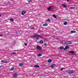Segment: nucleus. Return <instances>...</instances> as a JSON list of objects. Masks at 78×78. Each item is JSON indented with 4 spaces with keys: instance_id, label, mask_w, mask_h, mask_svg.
<instances>
[{
    "instance_id": "obj_1",
    "label": "nucleus",
    "mask_w": 78,
    "mask_h": 78,
    "mask_svg": "<svg viewBox=\"0 0 78 78\" xmlns=\"http://www.w3.org/2000/svg\"><path fill=\"white\" fill-rule=\"evenodd\" d=\"M61 44H65V45H69V44H72V43L71 41H62L60 42Z\"/></svg>"
},
{
    "instance_id": "obj_2",
    "label": "nucleus",
    "mask_w": 78,
    "mask_h": 78,
    "mask_svg": "<svg viewBox=\"0 0 78 78\" xmlns=\"http://www.w3.org/2000/svg\"><path fill=\"white\" fill-rule=\"evenodd\" d=\"M34 37H35L37 40H38L39 38H43V37L40 36L39 35H35L33 36Z\"/></svg>"
},
{
    "instance_id": "obj_3",
    "label": "nucleus",
    "mask_w": 78,
    "mask_h": 78,
    "mask_svg": "<svg viewBox=\"0 0 78 78\" xmlns=\"http://www.w3.org/2000/svg\"><path fill=\"white\" fill-rule=\"evenodd\" d=\"M75 72L74 70H67L66 71L67 73H69V74H72V73H73Z\"/></svg>"
},
{
    "instance_id": "obj_4",
    "label": "nucleus",
    "mask_w": 78,
    "mask_h": 78,
    "mask_svg": "<svg viewBox=\"0 0 78 78\" xmlns=\"http://www.w3.org/2000/svg\"><path fill=\"white\" fill-rule=\"evenodd\" d=\"M37 49L39 51H41L42 50V48H41V47L39 46H37Z\"/></svg>"
},
{
    "instance_id": "obj_5",
    "label": "nucleus",
    "mask_w": 78,
    "mask_h": 78,
    "mask_svg": "<svg viewBox=\"0 0 78 78\" xmlns=\"http://www.w3.org/2000/svg\"><path fill=\"white\" fill-rule=\"evenodd\" d=\"M69 47L68 46H66L65 47V48H64V50H67V49H69Z\"/></svg>"
},
{
    "instance_id": "obj_6",
    "label": "nucleus",
    "mask_w": 78,
    "mask_h": 78,
    "mask_svg": "<svg viewBox=\"0 0 78 78\" xmlns=\"http://www.w3.org/2000/svg\"><path fill=\"white\" fill-rule=\"evenodd\" d=\"M17 73H15L14 74V78H17Z\"/></svg>"
},
{
    "instance_id": "obj_7",
    "label": "nucleus",
    "mask_w": 78,
    "mask_h": 78,
    "mask_svg": "<svg viewBox=\"0 0 78 78\" xmlns=\"http://www.w3.org/2000/svg\"><path fill=\"white\" fill-rule=\"evenodd\" d=\"M55 66H56V64H53L51 65V67L52 68H54V67H55Z\"/></svg>"
},
{
    "instance_id": "obj_8",
    "label": "nucleus",
    "mask_w": 78,
    "mask_h": 78,
    "mask_svg": "<svg viewBox=\"0 0 78 78\" xmlns=\"http://www.w3.org/2000/svg\"><path fill=\"white\" fill-rule=\"evenodd\" d=\"M2 62H4V63H7L8 62L6 60H2L1 61Z\"/></svg>"
},
{
    "instance_id": "obj_9",
    "label": "nucleus",
    "mask_w": 78,
    "mask_h": 78,
    "mask_svg": "<svg viewBox=\"0 0 78 78\" xmlns=\"http://www.w3.org/2000/svg\"><path fill=\"white\" fill-rule=\"evenodd\" d=\"M25 13H26V11H23L21 12V14L22 15H23V14H25Z\"/></svg>"
},
{
    "instance_id": "obj_10",
    "label": "nucleus",
    "mask_w": 78,
    "mask_h": 78,
    "mask_svg": "<svg viewBox=\"0 0 78 78\" xmlns=\"http://www.w3.org/2000/svg\"><path fill=\"white\" fill-rule=\"evenodd\" d=\"M43 26H44V27H47V26H48V24L47 23H44L43 24Z\"/></svg>"
},
{
    "instance_id": "obj_11",
    "label": "nucleus",
    "mask_w": 78,
    "mask_h": 78,
    "mask_svg": "<svg viewBox=\"0 0 78 78\" xmlns=\"http://www.w3.org/2000/svg\"><path fill=\"white\" fill-rule=\"evenodd\" d=\"M34 67H39V66L38 65H34Z\"/></svg>"
},
{
    "instance_id": "obj_12",
    "label": "nucleus",
    "mask_w": 78,
    "mask_h": 78,
    "mask_svg": "<svg viewBox=\"0 0 78 78\" xmlns=\"http://www.w3.org/2000/svg\"><path fill=\"white\" fill-rule=\"evenodd\" d=\"M51 9V6H50L49 7H48V11H50V10Z\"/></svg>"
},
{
    "instance_id": "obj_13",
    "label": "nucleus",
    "mask_w": 78,
    "mask_h": 78,
    "mask_svg": "<svg viewBox=\"0 0 78 78\" xmlns=\"http://www.w3.org/2000/svg\"><path fill=\"white\" fill-rule=\"evenodd\" d=\"M60 50H62V49H64V48L63 46H62L60 48Z\"/></svg>"
},
{
    "instance_id": "obj_14",
    "label": "nucleus",
    "mask_w": 78,
    "mask_h": 78,
    "mask_svg": "<svg viewBox=\"0 0 78 78\" xmlns=\"http://www.w3.org/2000/svg\"><path fill=\"white\" fill-rule=\"evenodd\" d=\"M52 61L51 59H49L48 60V62H49V63H50V62H51Z\"/></svg>"
},
{
    "instance_id": "obj_15",
    "label": "nucleus",
    "mask_w": 78,
    "mask_h": 78,
    "mask_svg": "<svg viewBox=\"0 0 78 78\" xmlns=\"http://www.w3.org/2000/svg\"><path fill=\"white\" fill-rule=\"evenodd\" d=\"M71 33H76V31L72 30L71 31Z\"/></svg>"
},
{
    "instance_id": "obj_16",
    "label": "nucleus",
    "mask_w": 78,
    "mask_h": 78,
    "mask_svg": "<svg viewBox=\"0 0 78 78\" xmlns=\"http://www.w3.org/2000/svg\"><path fill=\"white\" fill-rule=\"evenodd\" d=\"M52 16H53V17H55V19H57L56 16V15H55L53 14L52 15Z\"/></svg>"
},
{
    "instance_id": "obj_17",
    "label": "nucleus",
    "mask_w": 78,
    "mask_h": 78,
    "mask_svg": "<svg viewBox=\"0 0 78 78\" xmlns=\"http://www.w3.org/2000/svg\"><path fill=\"white\" fill-rule=\"evenodd\" d=\"M20 66H22L23 65V63H21L19 64Z\"/></svg>"
},
{
    "instance_id": "obj_18",
    "label": "nucleus",
    "mask_w": 78,
    "mask_h": 78,
    "mask_svg": "<svg viewBox=\"0 0 78 78\" xmlns=\"http://www.w3.org/2000/svg\"><path fill=\"white\" fill-rule=\"evenodd\" d=\"M40 44H43L44 43V42L42 40H41L40 41Z\"/></svg>"
},
{
    "instance_id": "obj_19",
    "label": "nucleus",
    "mask_w": 78,
    "mask_h": 78,
    "mask_svg": "<svg viewBox=\"0 0 78 78\" xmlns=\"http://www.w3.org/2000/svg\"><path fill=\"white\" fill-rule=\"evenodd\" d=\"M70 9H75V7H71L70 8Z\"/></svg>"
},
{
    "instance_id": "obj_20",
    "label": "nucleus",
    "mask_w": 78,
    "mask_h": 78,
    "mask_svg": "<svg viewBox=\"0 0 78 78\" xmlns=\"http://www.w3.org/2000/svg\"><path fill=\"white\" fill-rule=\"evenodd\" d=\"M14 69V67H12V68L10 69V70H13Z\"/></svg>"
},
{
    "instance_id": "obj_21",
    "label": "nucleus",
    "mask_w": 78,
    "mask_h": 78,
    "mask_svg": "<svg viewBox=\"0 0 78 78\" xmlns=\"http://www.w3.org/2000/svg\"><path fill=\"white\" fill-rule=\"evenodd\" d=\"M64 24L65 25H66L67 24V21L65 22L64 23Z\"/></svg>"
},
{
    "instance_id": "obj_22",
    "label": "nucleus",
    "mask_w": 78,
    "mask_h": 78,
    "mask_svg": "<svg viewBox=\"0 0 78 78\" xmlns=\"http://www.w3.org/2000/svg\"><path fill=\"white\" fill-rule=\"evenodd\" d=\"M42 55V54H38L37 56H41Z\"/></svg>"
},
{
    "instance_id": "obj_23",
    "label": "nucleus",
    "mask_w": 78,
    "mask_h": 78,
    "mask_svg": "<svg viewBox=\"0 0 78 78\" xmlns=\"http://www.w3.org/2000/svg\"><path fill=\"white\" fill-rule=\"evenodd\" d=\"M69 52L70 53H73V54L75 53V52H74V51H70Z\"/></svg>"
},
{
    "instance_id": "obj_24",
    "label": "nucleus",
    "mask_w": 78,
    "mask_h": 78,
    "mask_svg": "<svg viewBox=\"0 0 78 78\" xmlns=\"http://www.w3.org/2000/svg\"><path fill=\"white\" fill-rule=\"evenodd\" d=\"M11 55H15V54H16V52H13L12 53H11Z\"/></svg>"
},
{
    "instance_id": "obj_25",
    "label": "nucleus",
    "mask_w": 78,
    "mask_h": 78,
    "mask_svg": "<svg viewBox=\"0 0 78 78\" xmlns=\"http://www.w3.org/2000/svg\"><path fill=\"white\" fill-rule=\"evenodd\" d=\"M62 6H63L64 7H67V5L65 4H63L62 5Z\"/></svg>"
},
{
    "instance_id": "obj_26",
    "label": "nucleus",
    "mask_w": 78,
    "mask_h": 78,
    "mask_svg": "<svg viewBox=\"0 0 78 78\" xmlns=\"http://www.w3.org/2000/svg\"><path fill=\"white\" fill-rule=\"evenodd\" d=\"M10 21H11V22H14V20H13V19H10Z\"/></svg>"
},
{
    "instance_id": "obj_27",
    "label": "nucleus",
    "mask_w": 78,
    "mask_h": 78,
    "mask_svg": "<svg viewBox=\"0 0 78 78\" xmlns=\"http://www.w3.org/2000/svg\"><path fill=\"white\" fill-rule=\"evenodd\" d=\"M30 29H31V30H33V29H34V27L31 26L30 27Z\"/></svg>"
},
{
    "instance_id": "obj_28",
    "label": "nucleus",
    "mask_w": 78,
    "mask_h": 78,
    "mask_svg": "<svg viewBox=\"0 0 78 78\" xmlns=\"http://www.w3.org/2000/svg\"><path fill=\"white\" fill-rule=\"evenodd\" d=\"M27 1L28 2H31L32 0H27Z\"/></svg>"
},
{
    "instance_id": "obj_29",
    "label": "nucleus",
    "mask_w": 78,
    "mask_h": 78,
    "mask_svg": "<svg viewBox=\"0 0 78 78\" xmlns=\"http://www.w3.org/2000/svg\"><path fill=\"white\" fill-rule=\"evenodd\" d=\"M47 21H48V22H50V19H48L47 20Z\"/></svg>"
},
{
    "instance_id": "obj_30",
    "label": "nucleus",
    "mask_w": 78,
    "mask_h": 78,
    "mask_svg": "<svg viewBox=\"0 0 78 78\" xmlns=\"http://www.w3.org/2000/svg\"><path fill=\"white\" fill-rule=\"evenodd\" d=\"M47 44H46V43H44V45H45L46 46H47Z\"/></svg>"
},
{
    "instance_id": "obj_31",
    "label": "nucleus",
    "mask_w": 78,
    "mask_h": 78,
    "mask_svg": "<svg viewBox=\"0 0 78 78\" xmlns=\"http://www.w3.org/2000/svg\"><path fill=\"white\" fill-rule=\"evenodd\" d=\"M24 45H25V46H27V44L25 43L24 44Z\"/></svg>"
},
{
    "instance_id": "obj_32",
    "label": "nucleus",
    "mask_w": 78,
    "mask_h": 78,
    "mask_svg": "<svg viewBox=\"0 0 78 78\" xmlns=\"http://www.w3.org/2000/svg\"><path fill=\"white\" fill-rule=\"evenodd\" d=\"M64 68H61L60 69V70H63V69H64Z\"/></svg>"
},
{
    "instance_id": "obj_33",
    "label": "nucleus",
    "mask_w": 78,
    "mask_h": 78,
    "mask_svg": "<svg viewBox=\"0 0 78 78\" xmlns=\"http://www.w3.org/2000/svg\"><path fill=\"white\" fill-rule=\"evenodd\" d=\"M56 39L57 40H59V39L58 38H56Z\"/></svg>"
},
{
    "instance_id": "obj_34",
    "label": "nucleus",
    "mask_w": 78,
    "mask_h": 78,
    "mask_svg": "<svg viewBox=\"0 0 78 78\" xmlns=\"http://www.w3.org/2000/svg\"><path fill=\"white\" fill-rule=\"evenodd\" d=\"M2 36H3V35H0V37H2Z\"/></svg>"
},
{
    "instance_id": "obj_35",
    "label": "nucleus",
    "mask_w": 78,
    "mask_h": 78,
    "mask_svg": "<svg viewBox=\"0 0 78 78\" xmlns=\"http://www.w3.org/2000/svg\"><path fill=\"white\" fill-rule=\"evenodd\" d=\"M67 0V2H69V0Z\"/></svg>"
},
{
    "instance_id": "obj_36",
    "label": "nucleus",
    "mask_w": 78,
    "mask_h": 78,
    "mask_svg": "<svg viewBox=\"0 0 78 78\" xmlns=\"http://www.w3.org/2000/svg\"><path fill=\"white\" fill-rule=\"evenodd\" d=\"M8 3H10V2H8Z\"/></svg>"
},
{
    "instance_id": "obj_37",
    "label": "nucleus",
    "mask_w": 78,
    "mask_h": 78,
    "mask_svg": "<svg viewBox=\"0 0 78 78\" xmlns=\"http://www.w3.org/2000/svg\"><path fill=\"white\" fill-rule=\"evenodd\" d=\"M2 67V66H0V68H1Z\"/></svg>"
},
{
    "instance_id": "obj_38",
    "label": "nucleus",
    "mask_w": 78,
    "mask_h": 78,
    "mask_svg": "<svg viewBox=\"0 0 78 78\" xmlns=\"http://www.w3.org/2000/svg\"><path fill=\"white\" fill-rule=\"evenodd\" d=\"M2 16L0 15V17H1Z\"/></svg>"
},
{
    "instance_id": "obj_39",
    "label": "nucleus",
    "mask_w": 78,
    "mask_h": 78,
    "mask_svg": "<svg viewBox=\"0 0 78 78\" xmlns=\"http://www.w3.org/2000/svg\"><path fill=\"white\" fill-rule=\"evenodd\" d=\"M11 0V1H12V0Z\"/></svg>"
},
{
    "instance_id": "obj_40",
    "label": "nucleus",
    "mask_w": 78,
    "mask_h": 78,
    "mask_svg": "<svg viewBox=\"0 0 78 78\" xmlns=\"http://www.w3.org/2000/svg\"><path fill=\"white\" fill-rule=\"evenodd\" d=\"M1 22V21H0V22Z\"/></svg>"
}]
</instances>
